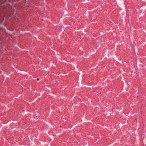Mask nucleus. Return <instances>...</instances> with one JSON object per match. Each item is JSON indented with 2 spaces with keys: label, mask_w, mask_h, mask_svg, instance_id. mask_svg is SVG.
Returning a JSON list of instances; mask_svg holds the SVG:
<instances>
[{
  "label": "nucleus",
  "mask_w": 146,
  "mask_h": 146,
  "mask_svg": "<svg viewBox=\"0 0 146 146\" xmlns=\"http://www.w3.org/2000/svg\"><path fill=\"white\" fill-rule=\"evenodd\" d=\"M39 80V79L37 78V80Z\"/></svg>",
  "instance_id": "f257e3e1"
}]
</instances>
